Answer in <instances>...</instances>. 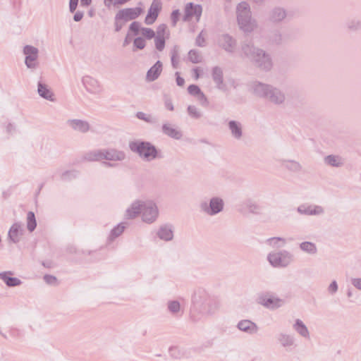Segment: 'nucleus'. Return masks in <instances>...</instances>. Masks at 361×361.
I'll list each match as a JSON object with an SVG mask.
<instances>
[{"instance_id": "ea45409f", "label": "nucleus", "mask_w": 361, "mask_h": 361, "mask_svg": "<svg viewBox=\"0 0 361 361\" xmlns=\"http://www.w3.org/2000/svg\"><path fill=\"white\" fill-rule=\"evenodd\" d=\"M279 341L283 346L291 345L293 343V338L286 334H281L280 336Z\"/></svg>"}, {"instance_id": "423d86ee", "label": "nucleus", "mask_w": 361, "mask_h": 361, "mask_svg": "<svg viewBox=\"0 0 361 361\" xmlns=\"http://www.w3.org/2000/svg\"><path fill=\"white\" fill-rule=\"evenodd\" d=\"M251 61L262 70L269 71L272 67L270 56L262 49L257 51L256 56Z\"/></svg>"}, {"instance_id": "69168bd1", "label": "nucleus", "mask_w": 361, "mask_h": 361, "mask_svg": "<svg viewBox=\"0 0 361 361\" xmlns=\"http://www.w3.org/2000/svg\"><path fill=\"white\" fill-rule=\"evenodd\" d=\"M82 16H83V13L80 11H78L74 15L73 19L75 21L78 22V21H80L82 18Z\"/></svg>"}, {"instance_id": "49530a36", "label": "nucleus", "mask_w": 361, "mask_h": 361, "mask_svg": "<svg viewBox=\"0 0 361 361\" xmlns=\"http://www.w3.org/2000/svg\"><path fill=\"white\" fill-rule=\"evenodd\" d=\"M188 93L192 96L196 97L200 92H201L200 88L196 85H190L188 87Z\"/></svg>"}, {"instance_id": "412c9836", "label": "nucleus", "mask_w": 361, "mask_h": 361, "mask_svg": "<svg viewBox=\"0 0 361 361\" xmlns=\"http://www.w3.org/2000/svg\"><path fill=\"white\" fill-rule=\"evenodd\" d=\"M23 234V230L21 226L18 224H14L8 232V237L13 243H17L20 240Z\"/></svg>"}, {"instance_id": "f3484780", "label": "nucleus", "mask_w": 361, "mask_h": 361, "mask_svg": "<svg viewBox=\"0 0 361 361\" xmlns=\"http://www.w3.org/2000/svg\"><path fill=\"white\" fill-rule=\"evenodd\" d=\"M286 17V11L280 7L273 8L269 13V20L274 23L281 22Z\"/></svg>"}, {"instance_id": "052dcab7", "label": "nucleus", "mask_w": 361, "mask_h": 361, "mask_svg": "<svg viewBox=\"0 0 361 361\" xmlns=\"http://www.w3.org/2000/svg\"><path fill=\"white\" fill-rule=\"evenodd\" d=\"M352 284L357 289L361 290V278L352 279Z\"/></svg>"}, {"instance_id": "72a5a7b5", "label": "nucleus", "mask_w": 361, "mask_h": 361, "mask_svg": "<svg viewBox=\"0 0 361 361\" xmlns=\"http://www.w3.org/2000/svg\"><path fill=\"white\" fill-rule=\"evenodd\" d=\"M102 151L97 150L86 154L84 157V159L89 161H96L102 160Z\"/></svg>"}, {"instance_id": "f03ea898", "label": "nucleus", "mask_w": 361, "mask_h": 361, "mask_svg": "<svg viewBox=\"0 0 361 361\" xmlns=\"http://www.w3.org/2000/svg\"><path fill=\"white\" fill-rule=\"evenodd\" d=\"M130 149L137 152L142 158L149 161L157 156V150L154 146L149 142L136 140L129 144Z\"/></svg>"}, {"instance_id": "b1692460", "label": "nucleus", "mask_w": 361, "mask_h": 361, "mask_svg": "<svg viewBox=\"0 0 361 361\" xmlns=\"http://www.w3.org/2000/svg\"><path fill=\"white\" fill-rule=\"evenodd\" d=\"M298 211L300 214H303L315 215L322 214L323 212V209L319 206H300L298 208Z\"/></svg>"}, {"instance_id": "c85d7f7f", "label": "nucleus", "mask_w": 361, "mask_h": 361, "mask_svg": "<svg viewBox=\"0 0 361 361\" xmlns=\"http://www.w3.org/2000/svg\"><path fill=\"white\" fill-rule=\"evenodd\" d=\"M157 235L161 239L164 240H171L173 236L171 228L168 226H161Z\"/></svg>"}, {"instance_id": "7c9ffc66", "label": "nucleus", "mask_w": 361, "mask_h": 361, "mask_svg": "<svg viewBox=\"0 0 361 361\" xmlns=\"http://www.w3.org/2000/svg\"><path fill=\"white\" fill-rule=\"evenodd\" d=\"M293 328L302 336L309 338L308 329L301 320L297 319L293 325Z\"/></svg>"}, {"instance_id": "20e7f679", "label": "nucleus", "mask_w": 361, "mask_h": 361, "mask_svg": "<svg viewBox=\"0 0 361 361\" xmlns=\"http://www.w3.org/2000/svg\"><path fill=\"white\" fill-rule=\"evenodd\" d=\"M266 100L276 106H283L286 102V95L280 88L271 85Z\"/></svg>"}, {"instance_id": "bf43d9fd", "label": "nucleus", "mask_w": 361, "mask_h": 361, "mask_svg": "<svg viewBox=\"0 0 361 361\" xmlns=\"http://www.w3.org/2000/svg\"><path fill=\"white\" fill-rule=\"evenodd\" d=\"M178 47H174L173 49L171 51V61H174V59L178 58Z\"/></svg>"}, {"instance_id": "3c124183", "label": "nucleus", "mask_w": 361, "mask_h": 361, "mask_svg": "<svg viewBox=\"0 0 361 361\" xmlns=\"http://www.w3.org/2000/svg\"><path fill=\"white\" fill-rule=\"evenodd\" d=\"M141 28L142 27H140V23L136 21L133 22L129 27L130 30L133 31L135 33V35H137L139 31H141Z\"/></svg>"}, {"instance_id": "c03bdc74", "label": "nucleus", "mask_w": 361, "mask_h": 361, "mask_svg": "<svg viewBox=\"0 0 361 361\" xmlns=\"http://www.w3.org/2000/svg\"><path fill=\"white\" fill-rule=\"evenodd\" d=\"M271 245L281 247L285 244V240L280 238H273L268 240Z\"/></svg>"}, {"instance_id": "a211bd4d", "label": "nucleus", "mask_w": 361, "mask_h": 361, "mask_svg": "<svg viewBox=\"0 0 361 361\" xmlns=\"http://www.w3.org/2000/svg\"><path fill=\"white\" fill-rule=\"evenodd\" d=\"M102 151V159L111 161H121L125 159V154L121 151L116 149H104Z\"/></svg>"}, {"instance_id": "4468645a", "label": "nucleus", "mask_w": 361, "mask_h": 361, "mask_svg": "<svg viewBox=\"0 0 361 361\" xmlns=\"http://www.w3.org/2000/svg\"><path fill=\"white\" fill-rule=\"evenodd\" d=\"M202 8L200 5H194L192 3H188L185 8L184 20H188L192 16H195L198 21L202 15Z\"/></svg>"}, {"instance_id": "cd10ccee", "label": "nucleus", "mask_w": 361, "mask_h": 361, "mask_svg": "<svg viewBox=\"0 0 361 361\" xmlns=\"http://www.w3.org/2000/svg\"><path fill=\"white\" fill-rule=\"evenodd\" d=\"M11 272L0 273V279H2L8 286H16L20 284V280L18 278L8 276Z\"/></svg>"}, {"instance_id": "5fc2aeb1", "label": "nucleus", "mask_w": 361, "mask_h": 361, "mask_svg": "<svg viewBox=\"0 0 361 361\" xmlns=\"http://www.w3.org/2000/svg\"><path fill=\"white\" fill-rule=\"evenodd\" d=\"M179 16H180V13H179L178 10H175L172 12L171 18L172 24L173 26H175L176 25V23L179 18Z\"/></svg>"}, {"instance_id": "0e129e2a", "label": "nucleus", "mask_w": 361, "mask_h": 361, "mask_svg": "<svg viewBox=\"0 0 361 361\" xmlns=\"http://www.w3.org/2000/svg\"><path fill=\"white\" fill-rule=\"evenodd\" d=\"M165 106L169 111H173V105L172 101L171 99H166V101H165Z\"/></svg>"}, {"instance_id": "de8ad7c7", "label": "nucleus", "mask_w": 361, "mask_h": 361, "mask_svg": "<svg viewBox=\"0 0 361 361\" xmlns=\"http://www.w3.org/2000/svg\"><path fill=\"white\" fill-rule=\"evenodd\" d=\"M134 47L139 49H142L145 47V41L142 37H137L133 42Z\"/></svg>"}, {"instance_id": "79ce46f5", "label": "nucleus", "mask_w": 361, "mask_h": 361, "mask_svg": "<svg viewBox=\"0 0 361 361\" xmlns=\"http://www.w3.org/2000/svg\"><path fill=\"white\" fill-rule=\"evenodd\" d=\"M141 34L147 39H152L155 36L154 30L148 27H142Z\"/></svg>"}, {"instance_id": "dca6fc26", "label": "nucleus", "mask_w": 361, "mask_h": 361, "mask_svg": "<svg viewBox=\"0 0 361 361\" xmlns=\"http://www.w3.org/2000/svg\"><path fill=\"white\" fill-rule=\"evenodd\" d=\"M259 303L266 307L274 309L281 307L283 302L277 298L261 296L259 298Z\"/></svg>"}, {"instance_id": "f257e3e1", "label": "nucleus", "mask_w": 361, "mask_h": 361, "mask_svg": "<svg viewBox=\"0 0 361 361\" xmlns=\"http://www.w3.org/2000/svg\"><path fill=\"white\" fill-rule=\"evenodd\" d=\"M236 18L240 30L245 33H251L258 27V23L252 17L250 7L247 2L243 1L238 4Z\"/></svg>"}, {"instance_id": "338daca9", "label": "nucleus", "mask_w": 361, "mask_h": 361, "mask_svg": "<svg viewBox=\"0 0 361 361\" xmlns=\"http://www.w3.org/2000/svg\"><path fill=\"white\" fill-rule=\"evenodd\" d=\"M122 26H123V24L120 23V20H116V23H115V30L116 32H118L121 28H122Z\"/></svg>"}, {"instance_id": "a878e982", "label": "nucleus", "mask_w": 361, "mask_h": 361, "mask_svg": "<svg viewBox=\"0 0 361 361\" xmlns=\"http://www.w3.org/2000/svg\"><path fill=\"white\" fill-rule=\"evenodd\" d=\"M238 327L241 331H248L250 333H256L257 331L256 324L250 320L240 322L238 324Z\"/></svg>"}, {"instance_id": "1a4fd4ad", "label": "nucleus", "mask_w": 361, "mask_h": 361, "mask_svg": "<svg viewBox=\"0 0 361 361\" xmlns=\"http://www.w3.org/2000/svg\"><path fill=\"white\" fill-rule=\"evenodd\" d=\"M291 255L286 252L269 254L268 260L274 267H286L291 262Z\"/></svg>"}, {"instance_id": "2eb2a0df", "label": "nucleus", "mask_w": 361, "mask_h": 361, "mask_svg": "<svg viewBox=\"0 0 361 361\" xmlns=\"http://www.w3.org/2000/svg\"><path fill=\"white\" fill-rule=\"evenodd\" d=\"M145 201L136 200L133 202L126 211V219H134L140 213H142Z\"/></svg>"}, {"instance_id": "5701e85b", "label": "nucleus", "mask_w": 361, "mask_h": 361, "mask_svg": "<svg viewBox=\"0 0 361 361\" xmlns=\"http://www.w3.org/2000/svg\"><path fill=\"white\" fill-rule=\"evenodd\" d=\"M162 130L168 136L176 140H179L182 137L181 132L178 130L176 128L169 123L163 125Z\"/></svg>"}, {"instance_id": "09e8293b", "label": "nucleus", "mask_w": 361, "mask_h": 361, "mask_svg": "<svg viewBox=\"0 0 361 361\" xmlns=\"http://www.w3.org/2000/svg\"><path fill=\"white\" fill-rule=\"evenodd\" d=\"M155 46L159 51H162L165 47V39L155 37Z\"/></svg>"}, {"instance_id": "9d476101", "label": "nucleus", "mask_w": 361, "mask_h": 361, "mask_svg": "<svg viewBox=\"0 0 361 361\" xmlns=\"http://www.w3.org/2000/svg\"><path fill=\"white\" fill-rule=\"evenodd\" d=\"M218 45L228 53L235 51L237 46L236 40L228 34H224L219 37Z\"/></svg>"}, {"instance_id": "7ed1b4c3", "label": "nucleus", "mask_w": 361, "mask_h": 361, "mask_svg": "<svg viewBox=\"0 0 361 361\" xmlns=\"http://www.w3.org/2000/svg\"><path fill=\"white\" fill-rule=\"evenodd\" d=\"M211 75L216 87L221 92H227L230 87H236L235 82L233 79L224 80L223 69L219 66H214L211 70Z\"/></svg>"}, {"instance_id": "e2e57ef3", "label": "nucleus", "mask_w": 361, "mask_h": 361, "mask_svg": "<svg viewBox=\"0 0 361 361\" xmlns=\"http://www.w3.org/2000/svg\"><path fill=\"white\" fill-rule=\"evenodd\" d=\"M338 289V286L336 281H333L329 286V291L334 293Z\"/></svg>"}, {"instance_id": "393cba45", "label": "nucleus", "mask_w": 361, "mask_h": 361, "mask_svg": "<svg viewBox=\"0 0 361 361\" xmlns=\"http://www.w3.org/2000/svg\"><path fill=\"white\" fill-rule=\"evenodd\" d=\"M228 128L235 138L240 139L242 137V126L239 122L231 121L228 123Z\"/></svg>"}, {"instance_id": "2f4dec72", "label": "nucleus", "mask_w": 361, "mask_h": 361, "mask_svg": "<svg viewBox=\"0 0 361 361\" xmlns=\"http://www.w3.org/2000/svg\"><path fill=\"white\" fill-rule=\"evenodd\" d=\"M188 59L192 63H200L203 61V56L201 52L196 49H191L188 52Z\"/></svg>"}, {"instance_id": "13d9d810", "label": "nucleus", "mask_w": 361, "mask_h": 361, "mask_svg": "<svg viewBox=\"0 0 361 361\" xmlns=\"http://www.w3.org/2000/svg\"><path fill=\"white\" fill-rule=\"evenodd\" d=\"M78 0H70L69 8L71 12H74L77 8Z\"/></svg>"}, {"instance_id": "58836bf2", "label": "nucleus", "mask_w": 361, "mask_h": 361, "mask_svg": "<svg viewBox=\"0 0 361 361\" xmlns=\"http://www.w3.org/2000/svg\"><path fill=\"white\" fill-rule=\"evenodd\" d=\"M206 37L207 33L205 31L202 30L201 32L198 35L195 39V44L200 47H204L206 46Z\"/></svg>"}, {"instance_id": "774afa93", "label": "nucleus", "mask_w": 361, "mask_h": 361, "mask_svg": "<svg viewBox=\"0 0 361 361\" xmlns=\"http://www.w3.org/2000/svg\"><path fill=\"white\" fill-rule=\"evenodd\" d=\"M91 3V0H81L80 4L82 6H88Z\"/></svg>"}, {"instance_id": "9b49d317", "label": "nucleus", "mask_w": 361, "mask_h": 361, "mask_svg": "<svg viewBox=\"0 0 361 361\" xmlns=\"http://www.w3.org/2000/svg\"><path fill=\"white\" fill-rule=\"evenodd\" d=\"M23 53L26 56L25 64L29 68L36 67V60L38 56V49L32 46L27 45L24 47Z\"/></svg>"}, {"instance_id": "0eeeda50", "label": "nucleus", "mask_w": 361, "mask_h": 361, "mask_svg": "<svg viewBox=\"0 0 361 361\" xmlns=\"http://www.w3.org/2000/svg\"><path fill=\"white\" fill-rule=\"evenodd\" d=\"M271 85L270 84L254 81L250 84L249 91L255 97L266 99Z\"/></svg>"}, {"instance_id": "4be33fe9", "label": "nucleus", "mask_w": 361, "mask_h": 361, "mask_svg": "<svg viewBox=\"0 0 361 361\" xmlns=\"http://www.w3.org/2000/svg\"><path fill=\"white\" fill-rule=\"evenodd\" d=\"M68 125L74 130L85 133L89 130L90 126L87 121L73 119L68 121Z\"/></svg>"}, {"instance_id": "4c0bfd02", "label": "nucleus", "mask_w": 361, "mask_h": 361, "mask_svg": "<svg viewBox=\"0 0 361 361\" xmlns=\"http://www.w3.org/2000/svg\"><path fill=\"white\" fill-rule=\"evenodd\" d=\"M188 114L193 118H200L202 116V113L201 111L193 105H189L188 107Z\"/></svg>"}, {"instance_id": "c9c22d12", "label": "nucleus", "mask_w": 361, "mask_h": 361, "mask_svg": "<svg viewBox=\"0 0 361 361\" xmlns=\"http://www.w3.org/2000/svg\"><path fill=\"white\" fill-rule=\"evenodd\" d=\"M300 248L304 251L310 254H314L317 252V247L315 245L310 242H304L300 244Z\"/></svg>"}, {"instance_id": "37998d69", "label": "nucleus", "mask_w": 361, "mask_h": 361, "mask_svg": "<svg viewBox=\"0 0 361 361\" xmlns=\"http://www.w3.org/2000/svg\"><path fill=\"white\" fill-rule=\"evenodd\" d=\"M196 98L202 106L206 107L209 105V101L205 94L202 91L196 96Z\"/></svg>"}, {"instance_id": "8fccbe9b", "label": "nucleus", "mask_w": 361, "mask_h": 361, "mask_svg": "<svg viewBox=\"0 0 361 361\" xmlns=\"http://www.w3.org/2000/svg\"><path fill=\"white\" fill-rule=\"evenodd\" d=\"M169 309L172 312H177L180 310V304L177 301H171L169 303Z\"/></svg>"}, {"instance_id": "864d4df0", "label": "nucleus", "mask_w": 361, "mask_h": 361, "mask_svg": "<svg viewBox=\"0 0 361 361\" xmlns=\"http://www.w3.org/2000/svg\"><path fill=\"white\" fill-rule=\"evenodd\" d=\"M247 207L249 210L252 213H257L259 210V207L254 202L248 201Z\"/></svg>"}, {"instance_id": "4d7b16f0", "label": "nucleus", "mask_w": 361, "mask_h": 361, "mask_svg": "<svg viewBox=\"0 0 361 361\" xmlns=\"http://www.w3.org/2000/svg\"><path fill=\"white\" fill-rule=\"evenodd\" d=\"M202 71L201 68L199 67H196L192 70V73L193 77L195 80H198L200 77V72Z\"/></svg>"}, {"instance_id": "6e6d98bb", "label": "nucleus", "mask_w": 361, "mask_h": 361, "mask_svg": "<svg viewBox=\"0 0 361 361\" xmlns=\"http://www.w3.org/2000/svg\"><path fill=\"white\" fill-rule=\"evenodd\" d=\"M44 279L48 284H55L56 283V278L51 275H45Z\"/></svg>"}, {"instance_id": "aec40b11", "label": "nucleus", "mask_w": 361, "mask_h": 361, "mask_svg": "<svg viewBox=\"0 0 361 361\" xmlns=\"http://www.w3.org/2000/svg\"><path fill=\"white\" fill-rule=\"evenodd\" d=\"M162 71V63L158 61L157 63L147 71L146 80L152 82L158 78Z\"/></svg>"}, {"instance_id": "e433bc0d", "label": "nucleus", "mask_w": 361, "mask_h": 361, "mask_svg": "<svg viewBox=\"0 0 361 361\" xmlns=\"http://www.w3.org/2000/svg\"><path fill=\"white\" fill-rule=\"evenodd\" d=\"M269 41L274 44L279 45L283 43V38L280 32L276 31L269 36Z\"/></svg>"}, {"instance_id": "680f3d73", "label": "nucleus", "mask_w": 361, "mask_h": 361, "mask_svg": "<svg viewBox=\"0 0 361 361\" xmlns=\"http://www.w3.org/2000/svg\"><path fill=\"white\" fill-rule=\"evenodd\" d=\"M176 75L177 76L176 77L177 85L178 86H180V87L183 86L184 84H185V80L179 75V73L178 72H176Z\"/></svg>"}, {"instance_id": "f704fd0d", "label": "nucleus", "mask_w": 361, "mask_h": 361, "mask_svg": "<svg viewBox=\"0 0 361 361\" xmlns=\"http://www.w3.org/2000/svg\"><path fill=\"white\" fill-rule=\"evenodd\" d=\"M37 226L35 214L32 212H29L27 216V229L32 232L35 230Z\"/></svg>"}, {"instance_id": "6e6552de", "label": "nucleus", "mask_w": 361, "mask_h": 361, "mask_svg": "<svg viewBox=\"0 0 361 361\" xmlns=\"http://www.w3.org/2000/svg\"><path fill=\"white\" fill-rule=\"evenodd\" d=\"M142 12L140 7L121 9L116 13L115 19L127 22L137 18Z\"/></svg>"}, {"instance_id": "a19ab883", "label": "nucleus", "mask_w": 361, "mask_h": 361, "mask_svg": "<svg viewBox=\"0 0 361 361\" xmlns=\"http://www.w3.org/2000/svg\"><path fill=\"white\" fill-rule=\"evenodd\" d=\"M166 35L167 36V27L166 25L162 24L158 26L157 29V36L156 37H160L165 39Z\"/></svg>"}, {"instance_id": "6ab92c4d", "label": "nucleus", "mask_w": 361, "mask_h": 361, "mask_svg": "<svg viewBox=\"0 0 361 361\" xmlns=\"http://www.w3.org/2000/svg\"><path fill=\"white\" fill-rule=\"evenodd\" d=\"M260 48L255 47L251 42H245L241 45V51L245 56L252 60Z\"/></svg>"}, {"instance_id": "c756f323", "label": "nucleus", "mask_w": 361, "mask_h": 361, "mask_svg": "<svg viewBox=\"0 0 361 361\" xmlns=\"http://www.w3.org/2000/svg\"><path fill=\"white\" fill-rule=\"evenodd\" d=\"M37 92L42 97L46 99L53 100L52 99V96H53L52 92L47 87V86L46 85L42 84V82H39Z\"/></svg>"}, {"instance_id": "a18cd8bd", "label": "nucleus", "mask_w": 361, "mask_h": 361, "mask_svg": "<svg viewBox=\"0 0 361 361\" xmlns=\"http://www.w3.org/2000/svg\"><path fill=\"white\" fill-rule=\"evenodd\" d=\"M124 228L125 226H123V224L118 225L111 231V235L114 238L118 237L123 232Z\"/></svg>"}, {"instance_id": "39448f33", "label": "nucleus", "mask_w": 361, "mask_h": 361, "mask_svg": "<svg viewBox=\"0 0 361 361\" xmlns=\"http://www.w3.org/2000/svg\"><path fill=\"white\" fill-rule=\"evenodd\" d=\"M159 215V210L156 204L151 201H145L142 213V221L147 224L154 222Z\"/></svg>"}, {"instance_id": "603ef678", "label": "nucleus", "mask_w": 361, "mask_h": 361, "mask_svg": "<svg viewBox=\"0 0 361 361\" xmlns=\"http://www.w3.org/2000/svg\"><path fill=\"white\" fill-rule=\"evenodd\" d=\"M137 116L138 118L144 120L147 122H153L154 118L150 115H147L145 113L142 112H138L137 114Z\"/></svg>"}, {"instance_id": "ddd939ff", "label": "nucleus", "mask_w": 361, "mask_h": 361, "mask_svg": "<svg viewBox=\"0 0 361 361\" xmlns=\"http://www.w3.org/2000/svg\"><path fill=\"white\" fill-rule=\"evenodd\" d=\"M161 9V0H153L150 8L148 11V13L145 19V23L147 25H152L154 23L158 17L159 11Z\"/></svg>"}, {"instance_id": "f8f14e48", "label": "nucleus", "mask_w": 361, "mask_h": 361, "mask_svg": "<svg viewBox=\"0 0 361 361\" xmlns=\"http://www.w3.org/2000/svg\"><path fill=\"white\" fill-rule=\"evenodd\" d=\"M224 207L223 200L219 197H214L210 200L209 206L207 203L202 204V209L209 215L220 212Z\"/></svg>"}, {"instance_id": "473e14b6", "label": "nucleus", "mask_w": 361, "mask_h": 361, "mask_svg": "<svg viewBox=\"0 0 361 361\" xmlns=\"http://www.w3.org/2000/svg\"><path fill=\"white\" fill-rule=\"evenodd\" d=\"M283 166L289 171H291L293 172H298L302 170V165L296 161H293V160L284 161Z\"/></svg>"}, {"instance_id": "bb28decb", "label": "nucleus", "mask_w": 361, "mask_h": 361, "mask_svg": "<svg viewBox=\"0 0 361 361\" xmlns=\"http://www.w3.org/2000/svg\"><path fill=\"white\" fill-rule=\"evenodd\" d=\"M324 161L326 164L335 167H339L343 164V158L337 155H329L324 158Z\"/></svg>"}]
</instances>
